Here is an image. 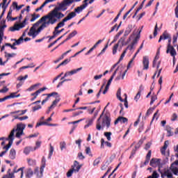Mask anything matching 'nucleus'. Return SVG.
Masks as SVG:
<instances>
[{
    "mask_svg": "<svg viewBox=\"0 0 178 178\" xmlns=\"http://www.w3.org/2000/svg\"><path fill=\"white\" fill-rule=\"evenodd\" d=\"M105 112V110L102 113L99 118L97 119L96 122V129L99 131L100 130H104V127H106V129H109L111 127V122H112V118H111V116L105 114L104 116V113ZM102 116H104L102 118ZM102 119V122H101Z\"/></svg>",
    "mask_w": 178,
    "mask_h": 178,
    "instance_id": "1",
    "label": "nucleus"
},
{
    "mask_svg": "<svg viewBox=\"0 0 178 178\" xmlns=\"http://www.w3.org/2000/svg\"><path fill=\"white\" fill-rule=\"evenodd\" d=\"M9 157L10 159H15L16 158V150L15 149H11L10 150Z\"/></svg>",
    "mask_w": 178,
    "mask_h": 178,
    "instance_id": "27",
    "label": "nucleus"
},
{
    "mask_svg": "<svg viewBox=\"0 0 178 178\" xmlns=\"http://www.w3.org/2000/svg\"><path fill=\"white\" fill-rule=\"evenodd\" d=\"M109 86L108 83L106 85L105 89L103 91V94L105 95L106 92H108V90H109Z\"/></svg>",
    "mask_w": 178,
    "mask_h": 178,
    "instance_id": "63",
    "label": "nucleus"
},
{
    "mask_svg": "<svg viewBox=\"0 0 178 178\" xmlns=\"http://www.w3.org/2000/svg\"><path fill=\"white\" fill-rule=\"evenodd\" d=\"M141 145H143V140H139L138 143L135 145L134 148L132 149L131 155L129 156V159H133V158H134L136 152L140 149V147H141Z\"/></svg>",
    "mask_w": 178,
    "mask_h": 178,
    "instance_id": "9",
    "label": "nucleus"
},
{
    "mask_svg": "<svg viewBox=\"0 0 178 178\" xmlns=\"http://www.w3.org/2000/svg\"><path fill=\"white\" fill-rule=\"evenodd\" d=\"M170 170L172 172L173 175L178 176V167L175 165V164H171Z\"/></svg>",
    "mask_w": 178,
    "mask_h": 178,
    "instance_id": "26",
    "label": "nucleus"
},
{
    "mask_svg": "<svg viewBox=\"0 0 178 178\" xmlns=\"http://www.w3.org/2000/svg\"><path fill=\"white\" fill-rule=\"evenodd\" d=\"M65 3L67 6H70L73 2H74V0H64L63 1Z\"/></svg>",
    "mask_w": 178,
    "mask_h": 178,
    "instance_id": "43",
    "label": "nucleus"
},
{
    "mask_svg": "<svg viewBox=\"0 0 178 178\" xmlns=\"http://www.w3.org/2000/svg\"><path fill=\"white\" fill-rule=\"evenodd\" d=\"M23 40H24L23 37H20L18 40L14 39V40H12V41H15V45H20V44L23 42Z\"/></svg>",
    "mask_w": 178,
    "mask_h": 178,
    "instance_id": "32",
    "label": "nucleus"
},
{
    "mask_svg": "<svg viewBox=\"0 0 178 178\" xmlns=\"http://www.w3.org/2000/svg\"><path fill=\"white\" fill-rule=\"evenodd\" d=\"M170 34L168 33V31H165L159 39V42H161L162 40H168L170 38Z\"/></svg>",
    "mask_w": 178,
    "mask_h": 178,
    "instance_id": "21",
    "label": "nucleus"
},
{
    "mask_svg": "<svg viewBox=\"0 0 178 178\" xmlns=\"http://www.w3.org/2000/svg\"><path fill=\"white\" fill-rule=\"evenodd\" d=\"M60 148L61 151H63V149H66V143L60 142Z\"/></svg>",
    "mask_w": 178,
    "mask_h": 178,
    "instance_id": "42",
    "label": "nucleus"
},
{
    "mask_svg": "<svg viewBox=\"0 0 178 178\" xmlns=\"http://www.w3.org/2000/svg\"><path fill=\"white\" fill-rule=\"evenodd\" d=\"M126 54H127V49H125V50L121 54L120 59H119V62H122V60H123V58H124Z\"/></svg>",
    "mask_w": 178,
    "mask_h": 178,
    "instance_id": "40",
    "label": "nucleus"
},
{
    "mask_svg": "<svg viewBox=\"0 0 178 178\" xmlns=\"http://www.w3.org/2000/svg\"><path fill=\"white\" fill-rule=\"evenodd\" d=\"M171 120H172V122H175V121L177 120V114H176V113H174L172 114Z\"/></svg>",
    "mask_w": 178,
    "mask_h": 178,
    "instance_id": "51",
    "label": "nucleus"
},
{
    "mask_svg": "<svg viewBox=\"0 0 178 178\" xmlns=\"http://www.w3.org/2000/svg\"><path fill=\"white\" fill-rule=\"evenodd\" d=\"M104 136L106 137L108 141H111V136H112V132H104Z\"/></svg>",
    "mask_w": 178,
    "mask_h": 178,
    "instance_id": "41",
    "label": "nucleus"
},
{
    "mask_svg": "<svg viewBox=\"0 0 178 178\" xmlns=\"http://www.w3.org/2000/svg\"><path fill=\"white\" fill-rule=\"evenodd\" d=\"M59 10L58 8H54L50 13H49L47 15L42 17V19L45 22L47 19H51V20H56L57 22V19H62V17H65V15L62 13H59ZM56 17V18H55Z\"/></svg>",
    "mask_w": 178,
    "mask_h": 178,
    "instance_id": "2",
    "label": "nucleus"
},
{
    "mask_svg": "<svg viewBox=\"0 0 178 178\" xmlns=\"http://www.w3.org/2000/svg\"><path fill=\"white\" fill-rule=\"evenodd\" d=\"M101 162V157H98L93 162V166H97V165Z\"/></svg>",
    "mask_w": 178,
    "mask_h": 178,
    "instance_id": "44",
    "label": "nucleus"
},
{
    "mask_svg": "<svg viewBox=\"0 0 178 178\" xmlns=\"http://www.w3.org/2000/svg\"><path fill=\"white\" fill-rule=\"evenodd\" d=\"M45 90H47V88H42L38 90L36 92L31 93V96L35 97V98H37V97H38V94H41V92H42V91H45Z\"/></svg>",
    "mask_w": 178,
    "mask_h": 178,
    "instance_id": "25",
    "label": "nucleus"
},
{
    "mask_svg": "<svg viewBox=\"0 0 178 178\" xmlns=\"http://www.w3.org/2000/svg\"><path fill=\"white\" fill-rule=\"evenodd\" d=\"M36 147H35L33 148V151H35V149H37V148H40L41 147V142L40 141H37L35 143Z\"/></svg>",
    "mask_w": 178,
    "mask_h": 178,
    "instance_id": "56",
    "label": "nucleus"
},
{
    "mask_svg": "<svg viewBox=\"0 0 178 178\" xmlns=\"http://www.w3.org/2000/svg\"><path fill=\"white\" fill-rule=\"evenodd\" d=\"M161 161H162L161 159L153 158L151 159L149 165L150 166H152V167L160 166Z\"/></svg>",
    "mask_w": 178,
    "mask_h": 178,
    "instance_id": "14",
    "label": "nucleus"
},
{
    "mask_svg": "<svg viewBox=\"0 0 178 178\" xmlns=\"http://www.w3.org/2000/svg\"><path fill=\"white\" fill-rule=\"evenodd\" d=\"M140 97H141V90H138V93L134 97V99L136 100V102H138V99H140Z\"/></svg>",
    "mask_w": 178,
    "mask_h": 178,
    "instance_id": "46",
    "label": "nucleus"
},
{
    "mask_svg": "<svg viewBox=\"0 0 178 178\" xmlns=\"http://www.w3.org/2000/svg\"><path fill=\"white\" fill-rule=\"evenodd\" d=\"M38 17H40V14H36L34 13L32 15V18L31 19V22H35V20H37V19H38Z\"/></svg>",
    "mask_w": 178,
    "mask_h": 178,
    "instance_id": "36",
    "label": "nucleus"
},
{
    "mask_svg": "<svg viewBox=\"0 0 178 178\" xmlns=\"http://www.w3.org/2000/svg\"><path fill=\"white\" fill-rule=\"evenodd\" d=\"M42 22H44V19H42V17H41V19H40L33 25V26L30 29L29 32L28 33V35H29V37H31L32 35L36 33L37 27H38V26H40Z\"/></svg>",
    "mask_w": 178,
    "mask_h": 178,
    "instance_id": "8",
    "label": "nucleus"
},
{
    "mask_svg": "<svg viewBox=\"0 0 178 178\" xmlns=\"http://www.w3.org/2000/svg\"><path fill=\"white\" fill-rule=\"evenodd\" d=\"M80 70H83V67H81L76 70H72L70 72H67L65 74V77H67V76H73V74H76L78 72H80Z\"/></svg>",
    "mask_w": 178,
    "mask_h": 178,
    "instance_id": "17",
    "label": "nucleus"
},
{
    "mask_svg": "<svg viewBox=\"0 0 178 178\" xmlns=\"http://www.w3.org/2000/svg\"><path fill=\"white\" fill-rule=\"evenodd\" d=\"M121 94H122V89L121 88H118V91H117V98L118 99H119L121 102H123V98H122V96H121Z\"/></svg>",
    "mask_w": 178,
    "mask_h": 178,
    "instance_id": "30",
    "label": "nucleus"
},
{
    "mask_svg": "<svg viewBox=\"0 0 178 178\" xmlns=\"http://www.w3.org/2000/svg\"><path fill=\"white\" fill-rule=\"evenodd\" d=\"M26 129V124H17V129H13V130H15V131H22L23 132V130Z\"/></svg>",
    "mask_w": 178,
    "mask_h": 178,
    "instance_id": "23",
    "label": "nucleus"
},
{
    "mask_svg": "<svg viewBox=\"0 0 178 178\" xmlns=\"http://www.w3.org/2000/svg\"><path fill=\"white\" fill-rule=\"evenodd\" d=\"M168 44L167 45V50L166 54H170L172 56H173L175 59V56L177 55V53L176 52V49H175V47L172 46V35H170V38H168Z\"/></svg>",
    "mask_w": 178,
    "mask_h": 178,
    "instance_id": "5",
    "label": "nucleus"
},
{
    "mask_svg": "<svg viewBox=\"0 0 178 178\" xmlns=\"http://www.w3.org/2000/svg\"><path fill=\"white\" fill-rule=\"evenodd\" d=\"M63 31H65V29H62L59 30V29L55 28L54 31V32L55 33V34L56 35H59L60 33H63Z\"/></svg>",
    "mask_w": 178,
    "mask_h": 178,
    "instance_id": "37",
    "label": "nucleus"
},
{
    "mask_svg": "<svg viewBox=\"0 0 178 178\" xmlns=\"http://www.w3.org/2000/svg\"><path fill=\"white\" fill-rule=\"evenodd\" d=\"M8 91H9V88H8V87L6 86H4L3 88L0 90V92H2V93L8 92Z\"/></svg>",
    "mask_w": 178,
    "mask_h": 178,
    "instance_id": "55",
    "label": "nucleus"
},
{
    "mask_svg": "<svg viewBox=\"0 0 178 178\" xmlns=\"http://www.w3.org/2000/svg\"><path fill=\"white\" fill-rule=\"evenodd\" d=\"M159 113V110H157L153 115L152 120H154L155 118H156V120H158V118H159V115H158Z\"/></svg>",
    "mask_w": 178,
    "mask_h": 178,
    "instance_id": "49",
    "label": "nucleus"
},
{
    "mask_svg": "<svg viewBox=\"0 0 178 178\" xmlns=\"http://www.w3.org/2000/svg\"><path fill=\"white\" fill-rule=\"evenodd\" d=\"M76 14L74 12L70 13L60 22H59L55 29H60V27H63L65 26V22L69 20H72L73 17H76Z\"/></svg>",
    "mask_w": 178,
    "mask_h": 178,
    "instance_id": "4",
    "label": "nucleus"
},
{
    "mask_svg": "<svg viewBox=\"0 0 178 178\" xmlns=\"http://www.w3.org/2000/svg\"><path fill=\"white\" fill-rule=\"evenodd\" d=\"M124 96H125V99H124V106H125V108H129V102H127V94H125L124 95Z\"/></svg>",
    "mask_w": 178,
    "mask_h": 178,
    "instance_id": "48",
    "label": "nucleus"
},
{
    "mask_svg": "<svg viewBox=\"0 0 178 178\" xmlns=\"http://www.w3.org/2000/svg\"><path fill=\"white\" fill-rule=\"evenodd\" d=\"M27 162L29 166H35L37 165V161L33 159H28Z\"/></svg>",
    "mask_w": 178,
    "mask_h": 178,
    "instance_id": "29",
    "label": "nucleus"
},
{
    "mask_svg": "<svg viewBox=\"0 0 178 178\" xmlns=\"http://www.w3.org/2000/svg\"><path fill=\"white\" fill-rule=\"evenodd\" d=\"M177 38H178V32L177 33L176 35H174L172 37V44L174 47H176V43L177 42Z\"/></svg>",
    "mask_w": 178,
    "mask_h": 178,
    "instance_id": "34",
    "label": "nucleus"
},
{
    "mask_svg": "<svg viewBox=\"0 0 178 178\" xmlns=\"http://www.w3.org/2000/svg\"><path fill=\"white\" fill-rule=\"evenodd\" d=\"M78 158L81 160L84 159L86 157L84 156V155H83V153L79 152L78 153Z\"/></svg>",
    "mask_w": 178,
    "mask_h": 178,
    "instance_id": "62",
    "label": "nucleus"
},
{
    "mask_svg": "<svg viewBox=\"0 0 178 178\" xmlns=\"http://www.w3.org/2000/svg\"><path fill=\"white\" fill-rule=\"evenodd\" d=\"M70 58L69 59H65L64 60L62 63H60V65H62L63 66H64L65 65H67L69 63V62H70Z\"/></svg>",
    "mask_w": 178,
    "mask_h": 178,
    "instance_id": "53",
    "label": "nucleus"
},
{
    "mask_svg": "<svg viewBox=\"0 0 178 178\" xmlns=\"http://www.w3.org/2000/svg\"><path fill=\"white\" fill-rule=\"evenodd\" d=\"M169 145V140H165L164 142L163 146L161 149V155H166V149Z\"/></svg>",
    "mask_w": 178,
    "mask_h": 178,
    "instance_id": "20",
    "label": "nucleus"
},
{
    "mask_svg": "<svg viewBox=\"0 0 178 178\" xmlns=\"http://www.w3.org/2000/svg\"><path fill=\"white\" fill-rule=\"evenodd\" d=\"M15 140V129H13L10 135L8 136V138H6V140L8 141V144L6 146L3 147V149H6V152L9 151V148L12 147V144H13V140Z\"/></svg>",
    "mask_w": 178,
    "mask_h": 178,
    "instance_id": "6",
    "label": "nucleus"
},
{
    "mask_svg": "<svg viewBox=\"0 0 178 178\" xmlns=\"http://www.w3.org/2000/svg\"><path fill=\"white\" fill-rule=\"evenodd\" d=\"M83 113V111H77L75 113H73L72 116L73 118H76V116H79V115H81Z\"/></svg>",
    "mask_w": 178,
    "mask_h": 178,
    "instance_id": "60",
    "label": "nucleus"
},
{
    "mask_svg": "<svg viewBox=\"0 0 178 178\" xmlns=\"http://www.w3.org/2000/svg\"><path fill=\"white\" fill-rule=\"evenodd\" d=\"M45 162H47V160L45 159V156H43L42 158V161H41V173H42V172H44V169H45V165H46V163Z\"/></svg>",
    "mask_w": 178,
    "mask_h": 178,
    "instance_id": "28",
    "label": "nucleus"
},
{
    "mask_svg": "<svg viewBox=\"0 0 178 178\" xmlns=\"http://www.w3.org/2000/svg\"><path fill=\"white\" fill-rule=\"evenodd\" d=\"M133 10V8H131L129 11H127L123 16V20H126V17L130 15V13Z\"/></svg>",
    "mask_w": 178,
    "mask_h": 178,
    "instance_id": "52",
    "label": "nucleus"
},
{
    "mask_svg": "<svg viewBox=\"0 0 178 178\" xmlns=\"http://www.w3.org/2000/svg\"><path fill=\"white\" fill-rule=\"evenodd\" d=\"M7 97H8V99H10V98H19V97H20V94L16 95V92H12Z\"/></svg>",
    "mask_w": 178,
    "mask_h": 178,
    "instance_id": "35",
    "label": "nucleus"
},
{
    "mask_svg": "<svg viewBox=\"0 0 178 178\" xmlns=\"http://www.w3.org/2000/svg\"><path fill=\"white\" fill-rule=\"evenodd\" d=\"M154 37H156L158 35V24H156L154 26V31L153 33Z\"/></svg>",
    "mask_w": 178,
    "mask_h": 178,
    "instance_id": "45",
    "label": "nucleus"
},
{
    "mask_svg": "<svg viewBox=\"0 0 178 178\" xmlns=\"http://www.w3.org/2000/svg\"><path fill=\"white\" fill-rule=\"evenodd\" d=\"M56 37H58V35H56L54 32H53V35L52 36H48V38H49V41H51V40H54V38H56Z\"/></svg>",
    "mask_w": 178,
    "mask_h": 178,
    "instance_id": "61",
    "label": "nucleus"
},
{
    "mask_svg": "<svg viewBox=\"0 0 178 178\" xmlns=\"http://www.w3.org/2000/svg\"><path fill=\"white\" fill-rule=\"evenodd\" d=\"M85 152H86V154H87L88 155L91 154V148H90V147H87L86 148Z\"/></svg>",
    "mask_w": 178,
    "mask_h": 178,
    "instance_id": "64",
    "label": "nucleus"
},
{
    "mask_svg": "<svg viewBox=\"0 0 178 178\" xmlns=\"http://www.w3.org/2000/svg\"><path fill=\"white\" fill-rule=\"evenodd\" d=\"M44 124H48V122H38L36 124L35 127H40V126H42Z\"/></svg>",
    "mask_w": 178,
    "mask_h": 178,
    "instance_id": "57",
    "label": "nucleus"
},
{
    "mask_svg": "<svg viewBox=\"0 0 178 178\" xmlns=\"http://www.w3.org/2000/svg\"><path fill=\"white\" fill-rule=\"evenodd\" d=\"M167 133L168 134V137L173 136V133L172 132V128H167Z\"/></svg>",
    "mask_w": 178,
    "mask_h": 178,
    "instance_id": "54",
    "label": "nucleus"
},
{
    "mask_svg": "<svg viewBox=\"0 0 178 178\" xmlns=\"http://www.w3.org/2000/svg\"><path fill=\"white\" fill-rule=\"evenodd\" d=\"M152 154V152L151 150H149V152H147L146 157H145V161L143 163V165H141V167L143 166H147V165H148V163H149V161H151V155Z\"/></svg>",
    "mask_w": 178,
    "mask_h": 178,
    "instance_id": "15",
    "label": "nucleus"
},
{
    "mask_svg": "<svg viewBox=\"0 0 178 178\" xmlns=\"http://www.w3.org/2000/svg\"><path fill=\"white\" fill-rule=\"evenodd\" d=\"M31 151H34V149H33V147H26L24 149V154H25V155H29V154H30V152H31Z\"/></svg>",
    "mask_w": 178,
    "mask_h": 178,
    "instance_id": "31",
    "label": "nucleus"
},
{
    "mask_svg": "<svg viewBox=\"0 0 178 178\" xmlns=\"http://www.w3.org/2000/svg\"><path fill=\"white\" fill-rule=\"evenodd\" d=\"M129 122V119L124 117L120 116L114 122V124H118V123H127Z\"/></svg>",
    "mask_w": 178,
    "mask_h": 178,
    "instance_id": "16",
    "label": "nucleus"
},
{
    "mask_svg": "<svg viewBox=\"0 0 178 178\" xmlns=\"http://www.w3.org/2000/svg\"><path fill=\"white\" fill-rule=\"evenodd\" d=\"M81 169V165L79 163V161H74V164L72 165L71 169L67 172V177H72L73 176L74 172L77 173Z\"/></svg>",
    "mask_w": 178,
    "mask_h": 178,
    "instance_id": "3",
    "label": "nucleus"
},
{
    "mask_svg": "<svg viewBox=\"0 0 178 178\" xmlns=\"http://www.w3.org/2000/svg\"><path fill=\"white\" fill-rule=\"evenodd\" d=\"M43 95L47 96L44 100L42 102V105H44L45 102H47L51 97H54V95H58V92H53L50 94H43Z\"/></svg>",
    "mask_w": 178,
    "mask_h": 178,
    "instance_id": "19",
    "label": "nucleus"
},
{
    "mask_svg": "<svg viewBox=\"0 0 178 178\" xmlns=\"http://www.w3.org/2000/svg\"><path fill=\"white\" fill-rule=\"evenodd\" d=\"M87 2H88V0H84L83 4L75 8L74 13H80V12H83V10L88 6V3Z\"/></svg>",
    "mask_w": 178,
    "mask_h": 178,
    "instance_id": "11",
    "label": "nucleus"
},
{
    "mask_svg": "<svg viewBox=\"0 0 178 178\" xmlns=\"http://www.w3.org/2000/svg\"><path fill=\"white\" fill-rule=\"evenodd\" d=\"M134 48V42H132L130 45H129L126 49L127 51V49H129V51H131V49H133Z\"/></svg>",
    "mask_w": 178,
    "mask_h": 178,
    "instance_id": "58",
    "label": "nucleus"
},
{
    "mask_svg": "<svg viewBox=\"0 0 178 178\" xmlns=\"http://www.w3.org/2000/svg\"><path fill=\"white\" fill-rule=\"evenodd\" d=\"M24 167H22V168H19L18 170H17V173H18V172H21V176H20L21 178H23V175L24 174Z\"/></svg>",
    "mask_w": 178,
    "mask_h": 178,
    "instance_id": "47",
    "label": "nucleus"
},
{
    "mask_svg": "<svg viewBox=\"0 0 178 178\" xmlns=\"http://www.w3.org/2000/svg\"><path fill=\"white\" fill-rule=\"evenodd\" d=\"M75 35H77V31L74 30L71 33L68 35V38L71 40V38H73Z\"/></svg>",
    "mask_w": 178,
    "mask_h": 178,
    "instance_id": "38",
    "label": "nucleus"
},
{
    "mask_svg": "<svg viewBox=\"0 0 178 178\" xmlns=\"http://www.w3.org/2000/svg\"><path fill=\"white\" fill-rule=\"evenodd\" d=\"M39 109H41V106L38 105L33 107V111L35 112V111H38Z\"/></svg>",
    "mask_w": 178,
    "mask_h": 178,
    "instance_id": "59",
    "label": "nucleus"
},
{
    "mask_svg": "<svg viewBox=\"0 0 178 178\" xmlns=\"http://www.w3.org/2000/svg\"><path fill=\"white\" fill-rule=\"evenodd\" d=\"M33 173H34L35 175H36V176H38L39 178L42 177V176H43V175H44V172H41V167H40V168H39L38 167H36V168L34 169Z\"/></svg>",
    "mask_w": 178,
    "mask_h": 178,
    "instance_id": "22",
    "label": "nucleus"
},
{
    "mask_svg": "<svg viewBox=\"0 0 178 178\" xmlns=\"http://www.w3.org/2000/svg\"><path fill=\"white\" fill-rule=\"evenodd\" d=\"M143 70H148L149 67V59L148 58V56H143Z\"/></svg>",
    "mask_w": 178,
    "mask_h": 178,
    "instance_id": "13",
    "label": "nucleus"
},
{
    "mask_svg": "<svg viewBox=\"0 0 178 178\" xmlns=\"http://www.w3.org/2000/svg\"><path fill=\"white\" fill-rule=\"evenodd\" d=\"M4 178H15L13 173L9 172L8 175L3 176Z\"/></svg>",
    "mask_w": 178,
    "mask_h": 178,
    "instance_id": "50",
    "label": "nucleus"
},
{
    "mask_svg": "<svg viewBox=\"0 0 178 178\" xmlns=\"http://www.w3.org/2000/svg\"><path fill=\"white\" fill-rule=\"evenodd\" d=\"M130 33H131V29L127 28L126 29V31H124V36H122V38H124V41H125L126 37H127V35H129V34H130Z\"/></svg>",
    "mask_w": 178,
    "mask_h": 178,
    "instance_id": "33",
    "label": "nucleus"
},
{
    "mask_svg": "<svg viewBox=\"0 0 178 178\" xmlns=\"http://www.w3.org/2000/svg\"><path fill=\"white\" fill-rule=\"evenodd\" d=\"M47 20H48V21L47 22ZM47 20L43 21L42 26H40L42 30H44V29L48 27V26H49V24H55L56 20H51V18H47Z\"/></svg>",
    "mask_w": 178,
    "mask_h": 178,
    "instance_id": "12",
    "label": "nucleus"
},
{
    "mask_svg": "<svg viewBox=\"0 0 178 178\" xmlns=\"http://www.w3.org/2000/svg\"><path fill=\"white\" fill-rule=\"evenodd\" d=\"M119 44H121L122 47L124 45V38H121L117 44H115L113 47V55H116L118 52V48H119Z\"/></svg>",
    "mask_w": 178,
    "mask_h": 178,
    "instance_id": "10",
    "label": "nucleus"
},
{
    "mask_svg": "<svg viewBox=\"0 0 178 178\" xmlns=\"http://www.w3.org/2000/svg\"><path fill=\"white\" fill-rule=\"evenodd\" d=\"M6 29V24L0 26V35L3 36V31Z\"/></svg>",
    "mask_w": 178,
    "mask_h": 178,
    "instance_id": "39",
    "label": "nucleus"
},
{
    "mask_svg": "<svg viewBox=\"0 0 178 178\" xmlns=\"http://www.w3.org/2000/svg\"><path fill=\"white\" fill-rule=\"evenodd\" d=\"M34 175V171H33V169L31 168H28L26 170V174H25V177L26 178H31Z\"/></svg>",
    "mask_w": 178,
    "mask_h": 178,
    "instance_id": "24",
    "label": "nucleus"
},
{
    "mask_svg": "<svg viewBox=\"0 0 178 178\" xmlns=\"http://www.w3.org/2000/svg\"><path fill=\"white\" fill-rule=\"evenodd\" d=\"M27 22V18H25L21 24H15L13 26L10 27V31H19L20 29L26 26V22Z\"/></svg>",
    "mask_w": 178,
    "mask_h": 178,
    "instance_id": "7",
    "label": "nucleus"
},
{
    "mask_svg": "<svg viewBox=\"0 0 178 178\" xmlns=\"http://www.w3.org/2000/svg\"><path fill=\"white\" fill-rule=\"evenodd\" d=\"M56 9L65 12V10H67V6H66L65 3L63 1L61 3L58 4V7H56Z\"/></svg>",
    "mask_w": 178,
    "mask_h": 178,
    "instance_id": "18",
    "label": "nucleus"
}]
</instances>
